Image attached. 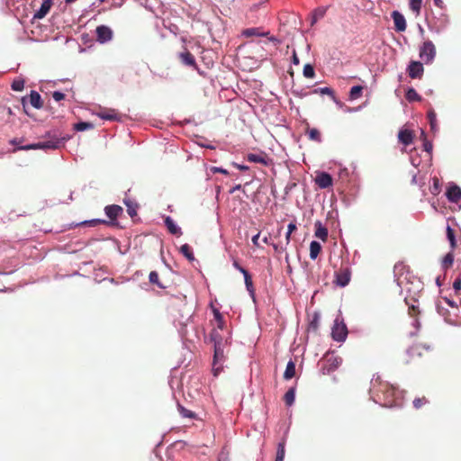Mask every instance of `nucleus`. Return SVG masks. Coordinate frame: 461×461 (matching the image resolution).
Returning a JSON list of instances; mask_svg holds the SVG:
<instances>
[{
    "mask_svg": "<svg viewBox=\"0 0 461 461\" xmlns=\"http://www.w3.org/2000/svg\"><path fill=\"white\" fill-rule=\"evenodd\" d=\"M392 18L393 20L394 29L396 32H402L406 30V20L400 12L393 11L392 13Z\"/></svg>",
    "mask_w": 461,
    "mask_h": 461,
    "instance_id": "nucleus-12",
    "label": "nucleus"
},
{
    "mask_svg": "<svg viewBox=\"0 0 461 461\" xmlns=\"http://www.w3.org/2000/svg\"><path fill=\"white\" fill-rule=\"evenodd\" d=\"M297 229L294 222H290L287 226V232L293 233Z\"/></svg>",
    "mask_w": 461,
    "mask_h": 461,
    "instance_id": "nucleus-49",
    "label": "nucleus"
},
{
    "mask_svg": "<svg viewBox=\"0 0 461 461\" xmlns=\"http://www.w3.org/2000/svg\"><path fill=\"white\" fill-rule=\"evenodd\" d=\"M313 14H315V16L318 19L319 18H322L324 16V14H325V9H321V8L316 9Z\"/></svg>",
    "mask_w": 461,
    "mask_h": 461,
    "instance_id": "nucleus-46",
    "label": "nucleus"
},
{
    "mask_svg": "<svg viewBox=\"0 0 461 461\" xmlns=\"http://www.w3.org/2000/svg\"><path fill=\"white\" fill-rule=\"evenodd\" d=\"M447 240H449L452 250H454L456 247V240L455 237V231L449 225H447Z\"/></svg>",
    "mask_w": 461,
    "mask_h": 461,
    "instance_id": "nucleus-30",
    "label": "nucleus"
},
{
    "mask_svg": "<svg viewBox=\"0 0 461 461\" xmlns=\"http://www.w3.org/2000/svg\"><path fill=\"white\" fill-rule=\"evenodd\" d=\"M414 133L410 129L404 128L400 130L398 133V140L404 146H409L413 142Z\"/></svg>",
    "mask_w": 461,
    "mask_h": 461,
    "instance_id": "nucleus-13",
    "label": "nucleus"
},
{
    "mask_svg": "<svg viewBox=\"0 0 461 461\" xmlns=\"http://www.w3.org/2000/svg\"><path fill=\"white\" fill-rule=\"evenodd\" d=\"M28 102L31 104L32 106L37 109L41 108L43 105V101L41 97V95L34 90L31 91V94L28 97L22 98V104L23 109H25Z\"/></svg>",
    "mask_w": 461,
    "mask_h": 461,
    "instance_id": "nucleus-8",
    "label": "nucleus"
},
{
    "mask_svg": "<svg viewBox=\"0 0 461 461\" xmlns=\"http://www.w3.org/2000/svg\"><path fill=\"white\" fill-rule=\"evenodd\" d=\"M406 98L409 101L420 100V96H419L418 93L413 88H410L406 92Z\"/></svg>",
    "mask_w": 461,
    "mask_h": 461,
    "instance_id": "nucleus-42",
    "label": "nucleus"
},
{
    "mask_svg": "<svg viewBox=\"0 0 461 461\" xmlns=\"http://www.w3.org/2000/svg\"><path fill=\"white\" fill-rule=\"evenodd\" d=\"M104 119H107V120H110V121H121L120 119L122 117H112V116H109V117H103Z\"/></svg>",
    "mask_w": 461,
    "mask_h": 461,
    "instance_id": "nucleus-56",
    "label": "nucleus"
},
{
    "mask_svg": "<svg viewBox=\"0 0 461 461\" xmlns=\"http://www.w3.org/2000/svg\"><path fill=\"white\" fill-rule=\"evenodd\" d=\"M213 315H214L215 320L218 321V328L220 330H221L223 321H222V316H221V312H219V310L213 309Z\"/></svg>",
    "mask_w": 461,
    "mask_h": 461,
    "instance_id": "nucleus-43",
    "label": "nucleus"
},
{
    "mask_svg": "<svg viewBox=\"0 0 461 461\" xmlns=\"http://www.w3.org/2000/svg\"><path fill=\"white\" fill-rule=\"evenodd\" d=\"M124 204L127 207V212L131 217L134 218L137 216V210L139 208V205L134 201H131V199H124L123 200Z\"/></svg>",
    "mask_w": 461,
    "mask_h": 461,
    "instance_id": "nucleus-22",
    "label": "nucleus"
},
{
    "mask_svg": "<svg viewBox=\"0 0 461 461\" xmlns=\"http://www.w3.org/2000/svg\"><path fill=\"white\" fill-rule=\"evenodd\" d=\"M244 276V279H245V285H246V287L248 289V291L251 294L254 293V287H253V282H252V278H251V276L249 275V273L247 271L243 274Z\"/></svg>",
    "mask_w": 461,
    "mask_h": 461,
    "instance_id": "nucleus-38",
    "label": "nucleus"
},
{
    "mask_svg": "<svg viewBox=\"0 0 461 461\" xmlns=\"http://www.w3.org/2000/svg\"><path fill=\"white\" fill-rule=\"evenodd\" d=\"M259 236H260V232H258V234H256L255 236L252 237V243L258 247L259 246V243H258V239H259Z\"/></svg>",
    "mask_w": 461,
    "mask_h": 461,
    "instance_id": "nucleus-50",
    "label": "nucleus"
},
{
    "mask_svg": "<svg viewBox=\"0 0 461 461\" xmlns=\"http://www.w3.org/2000/svg\"><path fill=\"white\" fill-rule=\"evenodd\" d=\"M295 398V389L294 387L290 388L284 396V401L287 406H291L294 402Z\"/></svg>",
    "mask_w": 461,
    "mask_h": 461,
    "instance_id": "nucleus-28",
    "label": "nucleus"
},
{
    "mask_svg": "<svg viewBox=\"0 0 461 461\" xmlns=\"http://www.w3.org/2000/svg\"><path fill=\"white\" fill-rule=\"evenodd\" d=\"M179 59L186 66L196 68V62L194 55L187 50L179 54Z\"/></svg>",
    "mask_w": 461,
    "mask_h": 461,
    "instance_id": "nucleus-18",
    "label": "nucleus"
},
{
    "mask_svg": "<svg viewBox=\"0 0 461 461\" xmlns=\"http://www.w3.org/2000/svg\"><path fill=\"white\" fill-rule=\"evenodd\" d=\"M432 149V146L430 144H425V149L427 151H429Z\"/></svg>",
    "mask_w": 461,
    "mask_h": 461,
    "instance_id": "nucleus-58",
    "label": "nucleus"
},
{
    "mask_svg": "<svg viewBox=\"0 0 461 461\" xmlns=\"http://www.w3.org/2000/svg\"><path fill=\"white\" fill-rule=\"evenodd\" d=\"M362 92H363V87L361 86H355L351 87V89H350L349 98L351 100L357 99L358 97L361 96Z\"/></svg>",
    "mask_w": 461,
    "mask_h": 461,
    "instance_id": "nucleus-36",
    "label": "nucleus"
},
{
    "mask_svg": "<svg viewBox=\"0 0 461 461\" xmlns=\"http://www.w3.org/2000/svg\"><path fill=\"white\" fill-rule=\"evenodd\" d=\"M413 407L417 410L422 408L429 403V400L425 396L418 397L413 400Z\"/></svg>",
    "mask_w": 461,
    "mask_h": 461,
    "instance_id": "nucleus-37",
    "label": "nucleus"
},
{
    "mask_svg": "<svg viewBox=\"0 0 461 461\" xmlns=\"http://www.w3.org/2000/svg\"><path fill=\"white\" fill-rule=\"evenodd\" d=\"M293 63L294 65H298L300 63L299 58L297 57V54L295 51L293 53Z\"/></svg>",
    "mask_w": 461,
    "mask_h": 461,
    "instance_id": "nucleus-51",
    "label": "nucleus"
},
{
    "mask_svg": "<svg viewBox=\"0 0 461 461\" xmlns=\"http://www.w3.org/2000/svg\"><path fill=\"white\" fill-rule=\"evenodd\" d=\"M53 0H42L40 9L34 14L33 19H42L50 12Z\"/></svg>",
    "mask_w": 461,
    "mask_h": 461,
    "instance_id": "nucleus-14",
    "label": "nucleus"
},
{
    "mask_svg": "<svg viewBox=\"0 0 461 461\" xmlns=\"http://www.w3.org/2000/svg\"><path fill=\"white\" fill-rule=\"evenodd\" d=\"M263 241H264L265 243H267H267H268V238H267V237H265V238L263 239Z\"/></svg>",
    "mask_w": 461,
    "mask_h": 461,
    "instance_id": "nucleus-63",
    "label": "nucleus"
},
{
    "mask_svg": "<svg viewBox=\"0 0 461 461\" xmlns=\"http://www.w3.org/2000/svg\"><path fill=\"white\" fill-rule=\"evenodd\" d=\"M269 40L271 41H278L276 37H270Z\"/></svg>",
    "mask_w": 461,
    "mask_h": 461,
    "instance_id": "nucleus-61",
    "label": "nucleus"
},
{
    "mask_svg": "<svg viewBox=\"0 0 461 461\" xmlns=\"http://www.w3.org/2000/svg\"><path fill=\"white\" fill-rule=\"evenodd\" d=\"M98 222H99V221L93 220V221H84L81 224H88L90 226H95Z\"/></svg>",
    "mask_w": 461,
    "mask_h": 461,
    "instance_id": "nucleus-52",
    "label": "nucleus"
},
{
    "mask_svg": "<svg viewBox=\"0 0 461 461\" xmlns=\"http://www.w3.org/2000/svg\"><path fill=\"white\" fill-rule=\"evenodd\" d=\"M214 172H219L224 175H228V171L226 169L221 168V167H214Z\"/></svg>",
    "mask_w": 461,
    "mask_h": 461,
    "instance_id": "nucleus-54",
    "label": "nucleus"
},
{
    "mask_svg": "<svg viewBox=\"0 0 461 461\" xmlns=\"http://www.w3.org/2000/svg\"><path fill=\"white\" fill-rule=\"evenodd\" d=\"M434 3L438 7L443 8V0H434Z\"/></svg>",
    "mask_w": 461,
    "mask_h": 461,
    "instance_id": "nucleus-55",
    "label": "nucleus"
},
{
    "mask_svg": "<svg viewBox=\"0 0 461 461\" xmlns=\"http://www.w3.org/2000/svg\"><path fill=\"white\" fill-rule=\"evenodd\" d=\"M407 72L411 78H421L424 72L423 64L420 61H411Z\"/></svg>",
    "mask_w": 461,
    "mask_h": 461,
    "instance_id": "nucleus-9",
    "label": "nucleus"
},
{
    "mask_svg": "<svg viewBox=\"0 0 461 461\" xmlns=\"http://www.w3.org/2000/svg\"><path fill=\"white\" fill-rule=\"evenodd\" d=\"M274 249L276 251V252H282L285 250V249L283 247H280L279 245L277 244H272Z\"/></svg>",
    "mask_w": 461,
    "mask_h": 461,
    "instance_id": "nucleus-53",
    "label": "nucleus"
},
{
    "mask_svg": "<svg viewBox=\"0 0 461 461\" xmlns=\"http://www.w3.org/2000/svg\"><path fill=\"white\" fill-rule=\"evenodd\" d=\"M295 375V364L294 361L290 360L287 365L286 368L284 373V378L285 380L292 379Z\"/></svg>",
    "mask_w": 461,
    "mask_h": 461,
    "instance_id": "nucleus-25",
    "label": "nucleus"
},
{
    "mask_svg": "<svg viewBox=\"0 0 461 461\" xmlns=\"http://www.w3.org/2000/svg\"><path fill=\"white\" fill-rule=\"evenodd\" d=\"M191 122V120L190 119H185L183 123H190Z\"/></svg>",
    "mask_w": 461,
    "mask_h": 461,
    "instance_id": "nucleus-62",
    "label": "nucleus"
},
{
    "mask_svg": "<svg viewBox=\"0 0 461 461\" xmlns=\"http://www.w3.org/2000/svg\"><path fill=\"white\" fill-rule=\"evenodd\" d=\"M211 340L213 342V346H217L218 342H221V345H226L227 340L224 339L220 334L217 329H213L210 333Z\"/></svg>",
    "mask_w": 461,
    "mask_h": 461,
    "instance_id": "nucleus-23",
    "label": "nucleus"
},
{
    "mask_svg": "<svg viewBox=\"0 0 461 461\" xmlns=\"http://www.w3.org/2000/svg\"><path fill=\"white\" fill-rule=\"evenodd\" d=\"M269 34L267 32H260L258 28H248L242 32V35L245 37H252V36H263L266 37Z\"/></svg>",
    "mask_w": 461,
    "mask_h": 461,
    "instance_id": "nucleus-26",
    "label": "nucleus"
},
{
    "mask_svg": "<svg viewBox=\"0 0 461 461\" xmlns=\"http://www.w3.org/2000/svg\"><path fill=\"white\" fill-rule=\"evenodd\" d=\"M320 92L321 94H327L330 95L333 99H335L334 91L330 87L320 88Z\"/></svg>",
    "mask_w": 461,
    "mask_h": 461,
    "instance_id": "nucleus-44",
    "label": "nucleus"
},
{
    "mask_svg": "<svg viewBox=\"0 0 461 461\" xmlns=\"http://www.w3.org/2000/svg\"><path fill=\"white\" fill-rule=\"evenodd\" d=\"M423 0H409L411 10L419 15L420 13L421 5Z\"/></svg>",
    "mask_w": 461,
    "mask_h": 461,
    "instance_id": "nucleus-34",
    "label": "nucleus"
},
{
    "mask_svg": "<svg viewBox=\"0 0 461 461\" xmlns=\"http://www.w3.org/2000/svg\"><path fill=\"white\" fill-rule=\"evenodd\" d=\"M167 119H168V122H164L158 120V118H153L152 120H150L149 124L153 127L163 129L165 126L169 125L170 123H174V121L171 120L169 117Z\"/></svg>",
    "mask_w": 461,
    "mask_h": 461,
    "instance_id": "nucleus-33",
    "label": "nucleus"
},
{
    "mask_svg": "<svg viewBox=\"0 0 461 461\" xmlns=\"http://www.w3.org/2000/svg\"><path fill=\"white\" fill-rule=\"evenodd\" d=\"M24 80L22 78L14 79L11 85L14 91H22L24 88Z\"/></svg>",
    "mask_w": 461,
    "mask_h": 461,
    "instance_id": "nucleus-40",
    "label": "nucleus"
},
{
    "mask_svg": "<svg viewBox=\"0 0 461 461\" xmlns=\"http://www.w3.org/2000/svg\"><path fill=\"white\" fill-rule=\"evenodd\" d=\"M303 76L307 78H313L315 77V71L311 64H306L303 67Z\"/></svg>",
    "mask_w": 461,
    "mask_h": 461,
    "instance_id": "nucleus-41",
    "label": "nucleus"
},
{
    "mask_svg": "<svg viewBox=\"0 0 461 461\" xmlns=\"http://www.w3.org/2000/svg\"><path fill=\"white\" fill-rule=\"evenodd\" d=\"M52 97L55 101L59 102L65 98V95L61 92L56 91L52 94Z\"/></svg>",
    "mask_w": 461,
    "mask_h": 461,
    "instance_id": "nucleus-45",
    "label": "nucleus"
},
{
    "mask_svg": "<svg viewBox=\"0 0 461 461\" xmlns=\"http://www.w3.org/2000/svg\"><path fill=\"white\" fill-rule=\"evenodd\" d=\"M331 335L334 340L339 342L344 341L348 336L346 324L339 319H336L332 327Z\"/></svg>",
    "mask_w": 461,
    "mask_h": 461,
    "instance_id": "nucleus-7",
    "label": "nucleus"
},
{
    "mask_svg": "<svg viewBox=\"0 0 461 461\" xmlns=\"http://www.w3.org/2000/svg\"><path fill=\"white\" fill-rule=\"evenodd\" d=\"M351 270L348 266L341 265L339 269L335 272L334 283L340 287H345L350 282Z\"/></svg>",
    "mask_w": 461,
    "mask_h": 461,
    "instance_id": "nucleus-6",
    "label": "nucleus"
},
{
    "mask_svg": "<svg viewBox=\"0 0 461 461\" xmlns=\"http://www.w3.org/2000/svg\"><path fill=\"white\" fill-rule=\"evenodd\" d=\"M164 222H165L166 227L167 228V230L171 234L176 235V236L182 235L181 229L175 223V221H173V219L171 217L167 216L164 220Z\"/></svg>",
    "mask_w": 461,
    "mask_h": 461,
    "instance_id": "nucleus-17",
    "label": "nucleus"
},
{
    "mask_svg": "<svg viewBox=\"0 0 461 461\" xmlns=\"http://www.w3.org/2000/svg\"><path fill=\"white\" fill-rule=\"evenodd\" d=\"M104 212L110 220L114 221L122 213V208L116 204L107 205Z\"/></svg>",
    "mask_w": 461,
    "mask_h": 461,
    "instance_id": "nucleus-15",
    "label": "nucleus"
},
{
    "mask_svg": "<svg viewBox=\"0 0 461 461\" xmlns=\"http://www.w3.org/2000/svg\"><path fill=\"white\" fill-rule=\"evenodd\" d=\"M285 453V442L283 441L278 444L276 461H284Z\"/></svg>",
    "mask_w": 461,
    "mask_h": 461,
    "instance_id": "nucleus-39",
    "label": "nucleus"
},
{
    "mask_svg": "<svg viewBox=\"0 0 461 461\" xmlns=\"http://www.w3.org/2000/svg\"><path fill=\"white\" fill-rule=\"evenodd\" d=\"M11 143H12L13 145L16 144V139L12 140H11Z\"/></svg>",
    "mask_w": 461,
    "mask_h": 461,
    "instance_id": "nucleus-64",
    "label": "nucleus"
},
{
    "mask_svg": "<svg viewBox=\"0 0 461 461\" xmlns=\"http://www.w3.org/2000/svg\"><path fill=\"white\" fill-rule=\"evenodd\" d=\"M239 168L240 170H246V169H248V167L247 166H239Z\"/></svg>",
    "mask_w": 461,
    "mask_h": 461,
    "instance_id": "nucleus-60",
    "label": "nucleus"
},
{
    "mask_svg": "<svg viewBox=\"0 0 461 461\" xmlns=\"http://www.w3.org/2000/svg\"><path fill=\"white\" fill-rule=\"evenodd\" d=\"M177 409H178L180 415L183 418H188V419H195L196 418V414L194 411L185 409L184 406H182L180 404H178Z\"/></svg>",
    "mask_w": 461,
    "mask_h": 461,
    "instance_id": "nucleus-32",
    "label": "nucleus"
},
{
    "mask_svg": "<svg viewBox=\"0 0 461 461\" xmlns=\"http://www.w3.org/2000/svg\"><path fill=\"white\" fill-rule=\"evenodd\" d=\"M318 20V18L315 16V14H313V17H312V25H313L316 21Z\"/></svg>",
    "mask_w": 461,
    "mask_h": 461,
    "instance_id": "nucleus-59",
    "label": "nucleus"
},
{
    "mask_svg": "<svg viewBox=\"0 0 461 461\" xmlns=\"http://www.w3.org/2000/svg\"><path fill=\"white\" fill-rule=\"evenodd\" d=\"M436 56V47L431 41H426L420 48V58L426 63L430 64L433 62Z\"/></svg>",
    "mask_w": 461,
    "mask_h": 461,
    "instance_id": "nucleus-5",
    "label": "nucleus"
},
{
    "mask_svg": "<svg viewBox=\"0 0 461 461\" xmlns=\"http://www.w3.org/2000/svg\"><path fill=\"white\" fill-rule=\"evenodd\" d=\"M303 122L305 123V126H306V134H308L309 140L316 141V142H321V132L315 128H310V125L306 120H304Z\"/></svg>",
    "mask_w": 461,
    "mask_h": 461,
    "instance_id": "nucleus-20",
    "label": "nucleus"
},
{
    "mask_svg": "<svg viewBox=\"0 0 461 461\" xmlns=\"http://www.w3.org/2000/svg\"><path fill=\"white\" fill-rule=\"evenodd\" d=\"M453 288L457 292L461 289V278H457L455 280L453 284Z\"/></svg>",
    "mask_w": 461,
    "mask_h": 461,
    "instance_id": "nucleus-47",
    "label": "nucleus"
},
{
    "mask_svg": "<svg viewBox=\"0 0 461 461\" xmlns=\"http://www.w3.org/2000/svg\"><path fill=\"white\" fill-rule=\"evenodd\" d=\"M95 128V124L88 122H79L73 125V129L77 131H84L93 130Z\"/></svg>",
    "mask_w": 461,
    "mask_h": 461,
    "instance_id": "nucleus-27",
    "label": "nucleus"
},
{
    "mask_svg": "<svg viewBox=\"0 0 461 461\" xmlns=\"http://www.w3.org/2000/svg\"><path fill=\"white\" fill-rule=\"evenodd\" d=\"M341 363V357L328 354L321 362V371L323 375H330L339 368Z\"/></svg>",
    "mask_w": 461,
    "mask_h": 461,
    "instance_id": "nucleus-3",
    "label": "nucleus"
},
{
    "mask_svg": "<svg viewBox=\"0 0 461 461\" xmlns=\"http://www.w3.org/2000/svg\"><path fill=\"white\" fill-rule=\"evenodd\" d=\"M321 251V246L318 241H312L310 244V258L311 259H316Z\"/></svg>",
    "mask_w": 461,
    "mask_h": 461,
    "instance_id": "nucleus-24",
    "label": "nucleus"
},
{
    "mask_svg": "<svg viewBox=\"0 0 461 461\" xmlns=\"http://www.w3.org/2000/svg\"><path fill=\"white\" fill-rule=\"evenodd\" d=\"M453 262H454V254L453 252H449L447 253L444 258H443V260H442V267L444 269H448L452 267L453 265Z\"/></svg>",
    "mask_w": 461,
    "mask_h": 461,
    "instance_id": "nucleus-31",
    "label": "nucleus"
},
{
    "mask_svg": "<svg viewBox=\"0 0 461 461\" xmlns=\"http://www.w3.org/2000/svg\"><path fill=\"white\" fill-rule=\"evenodd\" d=\"M95 32L97 41L101 43L107 42L113 38V31L105 25L97 26Z\"/></svg>",
    "mask_w": 461,
    "mask_h": 461,
    "instance_id": "nucleus-11",
    "label": "nucleus"
},
{
    "mask_svg": "<svg viewBox=\"0 0 461 461\" xmlns=\"http://www.w3.org/2000/svg\"><path fill=\"white\" fill-rule=\"evenodd\" d=\"M70 139V136L66 135L61 138H57L55 136L51 137L48 140L40 141L38 143L30 144L26 146L19 147L17 149H58L60 147L64 146L65 142Z\"/></svg>",
    "mask_w": 461,
    "mask_h": 461,
    "instance_id": "nucleus-2",
    "label": "nucleus"
},
{
    "mask_svg": "<svg viewBox=\"0 0 461 461\" xmlns=\"http://www.w3.org/2000/svg\"><path fill=\"white\" fill-rule=\"evenodd\" d=\"M315 183L320 188L325 189L332 185L333 180L330 174L319 172L315 176Z\"/></svg>",
    "mask_w": 461,
    "mask_h": 461,
    "instance_id": "nucleus-10",
    "label": "nucleus"
},
{
    "mask_svg": "<svg viewBox=\"0 0 461 461\" xmlns=\"http://www.w3.org/2000/svg\"><path fill=\"white\" fill-rule=\"evenodd\" d=\"M315 226V237L321 240L322 241H326L328 239V230L324 227L320 221H317L314 224Z\"/></svg>",
    "mask_w": 461,
    "mask_h": 461,
    "instance_id": "nucleus-19",
    "label": "nucleus"
},
{
    "mask_svg": "<svg viewBox=\"0 0 461 461\" xmlns=\"http://www.w3.org/2000/svg\"><path fill=\"white\" fill-rule=\"evenodd\" d=\"M371 393L374 401L383 406L392 407L397 404L399 392L387 382H378L377 385L374 384Z\"/></svg>",
    "mask_w": 461,
    "mask_h": 461,
    "instance_id": "nucleus-1",
    "label": "nucleus"
},
{
    "mask_svg": "<svg viewBox=\"0 0 461 461\" xmlns=\"http://www.w3.org/2000/svg\"><path fill=\"white\" fill-rule=\"evenodd\" d=\"M180 252L189 260L194 261V256L191 247L188 244H184L180 247Z\"/></svg>",
    "mask_w": 461,
    "mask_h": 461,
    "instance_id": "nucleus-29",
    "label": "nucleus"
},
{
    "mask_svg": "<svg viewBox=\"0 0 461 461\" xmlns=\"http://www.w3.org/2000/svg\"><path fill=\"white\" fill-rule=\"evenodd\" d=\"M149 283L153 284V285H156L159 288H165L166 286L163 285L160 281H159V277H158V272L156 271H151L149 273Z\"/></svg>",
    "mask_w": 461,
    "mask_h": 461,
    "instance_id": "nucleus-35",
    "label": "nucleus"
},
{
    "mask_svg": "<svg viewBox=\"0 0 461 461\" xmlns=\"http://www.w3.org/2000/svg\"><path fill=\"white\" fill-rule=\"evenodd\" d=\"M226 345H221L218 342L217 346L214 347L213 361H212V373L214 376H217L223 369L222 363L224 361V348Z\"/></svg>",
    "mask_w": 461,
    "mask_h": 461,
    "instance_id": "nucleus-4",
    "label": "nucleus"
},
{
    "mask_svg": "<svg viewBox=\"0 0 461 461\" xmlns=\"http://www.w3.org/2000/svg\"><path fill=\"white\" fill-rule=\"evenodd\" d=\"M233 267L242 274L247 272V270L244 267H242L237 261L233 262Z\"/></svg>",
    "mask_w": 461,
    "mask_h": 461,
    "instance_id": "nucleus-48",
    "label": "nucleus"
},
{
    "mask_svg": "<svg viewBox=\"0 0 461 461\" xmlns=\"http://www.w3.org/2000/svg\"><path fill=\"white\" fill-rule=\"evenodd\" d=\"M291 234H292V233H289V232H286V234H285V240H286V244H289V243H290Z\"/></svg>",
    "mask_w": 461,
    "mask_h": 461,
    "instance_id": "nucleus-57",
    "label": "nucleus"
},
{
    "mask_svg": "<svg viewBox=\"0 0 461 461\" xmlns=\"http://www.w3.org/2000/svg\"><path fill=\"white\" fill-rule=\"evenodd\" d=\"M247 160L253 163H259L263 165L267 164V157L265 153L253 154L249 153L247 156Z\"/></svg>",
    "mask_w": 461,
    "mask_h": 461,
    "instance_id": "nucleus-21",
    "label": "nucleus"
},
{
    "mask_svg": "<svg viewBox=\"0 0 461 461\" xmlns=\"http://www.w3.org/2000/svg\"><path fill=\"white\" fill-rule=\"evenodd\" d=\"M447 197L452 203H458L461 199V189L457 185L450 186L447 191Z\"/></svg>",
    "mask_w": 461,
    "mask_h": 461,
    "instance_id": "nucleus-16",
    "label": "nucleus"
}]
</instances>
